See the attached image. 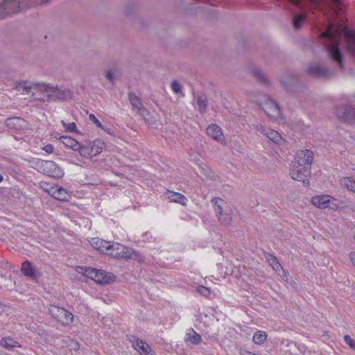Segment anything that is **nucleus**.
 <instances>
[{"mask_svg": "<svg viewBox=\"0 0 355 355\" xmlns=\"http://www.w3.org/2000/svg\"><path fill=\"white\" fill-rule=\"evenodd\" d=\"M340 32L341 30L340 28H338L334 32L333 26L330 24L327 30L322 34V37L329 40V44L327 45L329 54L342 68L343 55L338 46ZM342 32L346 40L347 50L352 53L355 54V34L345 27L342 29Z\"/></svg>", "mask_w": 355, "mask_h": 355, "instance_id": "1", "label": "nucleus"}, {"mask_svg": "<svg viewBox=\"0 0 355 355\" xmlns=\"http://www.w3.org/2000/svg\"><path fill=\"white\" fill-rule=\"evenodd\" d=\"M313 159L312 151L309 150L298 151L291 165L290 175L291 178L302 182L304 186H309Z\"/></svg>", "mask_w": 355, "mask_h": 355, "instance_id": "2", "label": "nucleus"}, {"mask_svg": "<svg viewBox=\"0 0 355 355\" xmlns=\"http://www.w3.org/2000/svg\"><path fill=\"white\" fill-rule=\"evenodd\" d=\"M106 254L119 259L144 260V256L140 252L119 243H110Z\"/></svg>", "mask_w": 355, "mask_h": 355, "instance_id": "3", "label": "nucleus"}, {"mask_svg": "<svg viewBox=\"0 0 355 355\" xmlns=\"http://www.w3.org/2000/svg\"><path fill=\"white\" fill-rule=\"evenodd\" d=\"M33 0H5L0 4V19L33 6ZM49 0H41L47 2Z\"/></svg>", "mask_w": 355, "mask_h": 355, "instance_id": "4", "label": "nucleus"}, {"mask_svg": "<svg viewBox=\"0 0 355 355\" xmlns=\"http://www.w3.org/2000/svg\"><path fill=\"white\" fill-rule=\"evenodd\" d=\"M211 202L214 204V211L218 220L224 225H230L233 211L228 204L219 198H214Z\"/></svg>", "mask_w": 355, "mask_h": 355, "instance_id": "5", "label": "nucleus"}, {"mask_svg": "<svg viewBox=\"0 0 355 355\" xmlns=\"http://www.w3.org/2000/svg\"><path fill=\"white\" fill-rule=\"evenodd\" d=\"M49 311L54 319L62 326L69 327L73 322V315L62 307L55 305H50Z\"/></svg>", "mask_w": 355, "mask_h": 355, "instance_id": "6", "label": "nucleus"}, {"mask_svg": "<svg viewBox=\"0 0 355 355\" xmlns=\"http://www.w3.org/2000/svg\"><path fill=\"white\" fill-rule=\"evenodd\" d=\"M51 84L34 82L32 98L39 102H50Z\"/></svg>", "mask_w": 355, "mask_h": 355, "instance_id": "7", "label": "nucleus"}, {"mask_svg": "<svg viewBox=\"0 0 355 355\" xmlns=\"http://www.w3.org/2000/svg\"><path fill=\"white\" fill-rule=\"evenodd\" d=\"M262 110L271 119L277 121L282 119L279 106L271 98H266L261 105Z\"/></svg>", "mask_w": 355, "mask_h": 355, "instance_id": "8", "label": "nucleus"}, {"mask_svg": "<svg viewBox=\"0 0 355 355\" xmlns=\"http://www.w3.org/2000/svg\"><path fill=\"white\" fill-rule=\"evenodd\" d=\"M105 144L101 139H96L93 142L83 146L80 148V155L84 157H93L100 154L105 148Z\"/></svg>", "mask_w": 355, "mask_h": 355, "instance_id": "9", "label": "nucleus"}, {"mask_svg": "<svg viewBox=\"0 0 355 355\" xmlns=\"http://www.w3.org/2000/svg\"><path fill=\"white\" fill-rule=\"evenodd\" d=\"M21 272L25 277L37 283L42 275L41 270L33 263L28 260L21 263Z\"/></svg>", "mask_w": 355, "mask_h": 355, "instance_id": "10", "label": "nucleus"}, {"mask_svg": "<svg viewBox=\"0 0 355 355\" xmlns=\"http://www.w3.org/2000/svg\"><path fill=\"white\" fill-rule=\"evenodd\" d=\"M72 96V92L69 89L51 84L50 101L69 100Z\"/></svg>", "mask_w": 355, "mask_h": 355, "instance_id": "11", "label": "nucleus"}, {"mask_svg": "<svg viewBox=\"0 0 355 355\" xmlns=\"http://www.w3.org/2000/svg\"><path fill=\"white\" fill-rule=\"evenodd\" d=\"M42 167L43 172L49 176L61 178L64 175L63 170L53 161H44Z\"/></svg>", "mask_w": 355, "mask_h": 355, "instance_id": "12", "label": "nucleus"}, {"mask_svg": "<svg viewBox=\"0 0 355 355\" xmlns=\"http://www.w3.org/2000/svg\"><path fill=\"white\" fill-rule=\"evenodd\" d=\"M336 114L338 118L349 122L355 121V108L350 105H342L336 108Z\"/></svg>", "mask_w": 355, "mask_h": 355, "instance_id": "13", "label": "nucleus"}, {"mask_svg": "<svg viewBox=\"0 0 355 355\" xmlns=\"http://www.w3.org/2000/svg\"><path fill=\"white\" fill-rule=\"evenodd\" d=\"M34 82L19 80L14 83V89L22 95H33Z\"/></svg>", "mask_w": 355, "mask_h": 355, "instance_id": "14", "label": "nucleus"}, {"mask_svg": "<svg viewBox=\"0 0 355 355\" xmlns=\"http://www.w3.org/2000/svg\"><path fill=\"white\" fill-rule=\"evenodd\" d=\"M116 280V276L104 270H96V275L94 281L99 284H107L114 282Z\"/></svg>", "mask_w": 355, "mask_h": 355, "instance_id": "15", "label": "nucleus"}, {"mask_svg": "<svg viewBox=\"0 0 355 355\" xmlns=\"http://www.w3.org/2000/svg\"><path fill=\"white\" fill-rule=\"evenodd\" d=\"M330 196L327 194L316 195L311 198V202L315 207L324 209L329 207Z\"/></svg>", "mask_w": 355, "mask_h": 355, "instance_id": "16", "label": "nucleus"}, {"mask_svg": "<svg viewBox=\"0 0 355 355\" xmlns=\"http://www.w3.org/2000/svg\"><path fill=\"white\" fill-rule=\"evenodd\" d=\"M5 125L10 128L21 130L26 127L27 123L20 117H12L5 121Z\"/></svg>", "mask_w": 355, "mask_h": 355, "instance_id": "17", "label": "nucleus"}, {"mask_svg": "<svg viewBox=\"0 0 355 355\" xmlns=\"http://www.w3.org/2000/svg\"><path fill=\"white\" fill-rule=\"evenodd\" d=\"M51 192V197L59 201H68L71 198L69 191L62 187L56 185Z\"/></svg>", "mask_w": 355, "mask_h": 355, "instance_id": "18", "label": "nucleus"}, {"mask_svg": "<svg viewBox=\"0 0 355 355\" xmlns=\"http://www.w3.org/2000/svg\"><path fill=\"white\" fill-rule=\"evenodd\" d=\"M131 342L133 348L141 355H148V353L152 349L148 343L138 338H133Z\"/></svg>", "mask_w": 355, "mask_h": 355, "instance_id": "19", "label": "nucleus"}, {"mask_svg": "<svg viewBox=\"0 0 355 355\" xmlns=\"http://www.w3.org/2000/svg\"><path fill=\"white\" fill-rule=\"evenodd\" d=\"M207 134L218 142H223L225 137L222 129L216 124H211L207 128Z\"/></svg>", "mask_w": 355, "mask_h": 355, "instance_id": "20", "label": "nucleus"}, {"mask_svg": "<svg viewBox=\"0 0 355 355\" xmlns=\"http://www.w3.org/2000/svg\"><path fill=\"white\" fill-rule=\"evenodd\" d=\"M90 245L95 249L107 254L110 243L98 238H92L89 241Z\"/></svg>", "mask_w": 355, "mask_h": 355, "instance_id": "21", "label": "nucleus"}, {"mask_svg": "<svg viewBox=\"0 0 355 355\" xmlns=\"http://www.w3.org/2000/svg\"><path fill=\"white\" fill-rule=\"evenodd\" d=\"M267 260L276 272H280L281 270L283 271L282 279L287 281L288 273L284 270L282 266L278 261L277 259L272 254H268L267 257Z\"/></svg>", "mask_w": 355, "mask_h": 355, "instance_id": "22", "label": "nucleus"}, {"mask_svg": "<svg viewBox=\"0 0 355 355\" xmlns=\"http://www.w3.org/2000/svg\"><path fill=\"white\" fill-rule=\"evenodd\" d=\"M59 139L65 146L74 150H78L79 153H80L82 145L72 137L69 136H62L59 138Z\"/></svg>", "mask_w": 355, "mask_h": 355, "instance_id": "23", "label": "nucleus"}, {"mask_svg": "<svg viewBox=\"0 0 355 355\" xmlns=\"http://www.w3.org/2000/svg\"><path fill=\"white\" fill-rule=\"evenodd\" d=\"M251 73L260 83L266 86L270 85L269 78L260 68L256 67H252L251 69Z\"/></svg>", "mask_w": 355, "mask_h": 355, "instance_id": "24", "label": "nucleus"}, {"mask_svg": "<svg viewBox=\"0 0 355 355\" xmlns=\"http://www.w3.org/2000/svg\"><path fill=\"white\" fill-rule=\"evenodd\" d=\"M307 71L310 75L317 77L324 76L327 74L326 69L317 64H311L309 67Z\"/></svg>", "mask_w": 355, "mask_h": 355, "instance_id": "25", "label": "nucleus"}, {"mask_svg": "<svg viewBox=\"0 0 355 355\" xmlns=\"http://www.w3.org/2000/svg\"><path fill=\"white\" fill-rule=\"evenodd\" d=\"M264 135L275 144L279 145L283 142V138L282 135L275 130L267 128Z\"/></svg>", "mask_w": 355, "mask_h": 355, "instance_id": "26", "label": "nucleus"}, {"mask_svg": "<svg viewBox=\"0 0 355 355\" xmlns=\"http://www.w3.org/2000/svg\"><path fill=\"white\" fill-rule=\"evenodd\" d=\"M168 198L171 202L180 203L184 206L187 205L188 201L184 195L174 191H168Z\"/></svg>", "mask_w": 355, "mask_h": 355, "instance_id": "27", "label": "nucleus"}, {"mask_svg": "<svg viewBox=\"0 0 355 355\" xmlns=\"http://www.w3.org/2000/svg\"><path fill=\"white\" fill-rule=\"evenodd\" d=\"M328 208H330L333 211H336L344 209L345 208V205L344 201L330 196Z\"/></svg>", "mask_w": 355, "mask_h": 355, "instance_id": "28", "label": "nucleus"}, {"mask_svg": "<svg viewBox=\"0 0 355 355\" xmlns=\"http://www.w3.org/2000/svg\"><path fill=\"white\" fill-rule=\"evenodd\" d=\"M0 345L8 350L14 347H21V345L17 341L14 340L11 338H3L0 340Z\"/></svg>", "mask_w": 355, "mask_h": 355, "instance_id": "29", "label": "nucleus"}, {"mask_svg": "<svg viewBox=\"0 0 355 355\" xmlns=\"http://www.w3.org/2000/svg\"><path fill=\"white\" fill-rule=\"evenodd\" d=\"M76 271L94 280L96 275V269L89 267H78Z\"/></svg>", "mask_w": 355, "mask_h": 355, "instance_id": "30", "label": "nucleus"}, {"mask_svg": "<svg viewBox=\"0 0 355 355\" xmlns=\"http://www.w3.org/2000/svg\"><path fill=\"white\" fill-rule=\"evenodd\" d=\"M128 99L132 107L135 110H139L143 106L139 96L133 92H130L128 94Z\"/></svg>", "mask_w": 355, "mask_h": 355, "instance_id": "31", "label": "nucleus"}, {"mask_svg": "<svg viewBox=\"0 0 355 355\" xmlns=\"http://www.w3.org/2000/svg\"><path fill=\"white\" fill-rule=\"evenodd\" d=\"M340 183L349 191L355 193V180L351 177H344L340 179Z\"/></svg>", "mask_w": 355, "mask_h": 355, "instance_id": "32", "label": "nucleus"}, {"mask_svg": "<svg viewBox=\"0 0 355 355\" xmlns=\"http://www.w3.org/2000/svg\"><path fill=\"white\" fill-rule=\"evenodd\" d=\"M267 336L266 332L258 331L253 336V342L257 345H262L266 340Z\"/></svg>", "mask_w": 355, "mask_h": 355, "instance_id": "33", "label": "nucleus"}, {"mask_svg": "<svg viewBox=\"0 0 355 355\" xmlns=\"http://www.w3.org/2000/svg\"><path fill=\"white\" fill-rule=\"evenodd\" d=\"M198 173L206 177H211L214 175V172L211 168L203 163L198 164Z\"/></svg>", "mask_w": 355, "mask_h": 355, "instance_id": "34", "label": "nucleus"}, {"mask_svg": "<svg viewBox=\"0 0 355 355\" xmlns=\"http://www.w3.org/2000/svg\"><path fill=\"white\" fill-rule=\"evenodd\" d=\"M201 336L193 330L187 334V340L192 344L197 345L201 342Z\"/></svg>", "mask_w": 355, "mask_h": 355, "instance_id": "35", "label": "nucleus"}, {"mask_svg": "<svg viewBox=\"0 0 355 355\" xmlns=\"http://www.w3.org/2000/svg\"><path fill=\"white\" fill-rule=\"evenodd\" d=\"M197 105L198 110L201 113H204L208 106V101L207 97L202 96L198 98Z\"/></svg>", "mask_w": 355, "mask_h": 355, "instance_id": "36", "label": "nucleus"}, {"mask_svg": "<svg viewBox=\"0 0 355 355\" xmlns=\"http://www.w3.org/2000/svg\"><path fill=\"white\" fill-rule=\"evenodd\" d=\"M306 16L304 14L296 15L293 18V26L295 29H298L301 27L302 24L304 21Z\"/></svg>", "mask_w": 355, "mask_h": 355, "instance_id": "37", "label": "nucleus"}, {"mask_svg": "<svg viewBox=\"0 0 355 355\" xmlns=\"http://www.w3.org/2000/svg\"><path fill=\"white\" fill-rule=\"evenodd\" d=\"M40 186L45 192L51 196V192H53V190L55 189L54 187L56 186V184L42 181L40 183Z\"/></svg>", "mask_w": 355, "mask_h": 355, "instance_id": "38", "label": "nucleus"}, {"mask_svg": "<svg viewBox=\"0 0 355 355\" xmlns=\"http://www.w3.org/2000/svg\"><path fill=\"white\" fill-rule=\"evenodd\" d=\"M61 123L65 128L66 132H77L76 125L74 122L67 123L64 121H62Z\"/></svg>", "mask_w": 355, "mask_h": 355, "instance_id": "39", "label": "nucleus"}, {"mask_svg": "<svg viewBox=\"0 0 355 355\" xmlns=\"http://www.w3.org/2000/svg\"><path fill=\"white\" fill-rule=\"evenodd\" d=\"M197 291L201 295L209 298L211 295V291L209 288L204 286H200L197 288Z\"/></svg>", "mask_w": 355, "mask_h": 355, "instance_id": "40", "label": "nucleus"}, {"mask_svg": "<svg viewBox=\"0 0 355 355\" xmlns=\"http://www.w3.org/2000/svg\"><path fill=\"white\" fill-rule=\"evenodd\" d=\"M171 89L173 92L175 94H179L181 92L182 86L178 83L177 80L172 81L171 84Z\"/></svg>", "mask_w": 355, "mask_h": 355, "instance_id": "41", "label": "nucleus"}, {"mask_svg": "<svg viewBox=\"0 0 355 355\" xmlns=\"http://www.w3.org/2000/svg\"><path fill=\"white\" fill-rule=\"evenodd\" d=\"M89 119L91 121H92L96 125V127H98L102 130H105L104 126L103 125L101 122L94 116V114H90L89 115Z\"/></svg>", "mask_w": 355, "mask_h": 355, "instance_id": "42", "label": "nucleus"}, {"mask_svg": "<svg viewBox=\"0 0 355 355\" xmlns=\"http://www.w3.org/2000/svg\"><path fill=\"white\" fill-rule=\"evenodd\" d=\"M68 347H69V349L77 351L80 348V344L78 341L75 340H70L68 344Z\"/></svg>", "mask_w": 355, "mask_h": 355, "instance_id": "43", "label": "nucleus"}, {"mask_svg": "<svg viewBox=\"0 0 355 355\" xmlns=\"http://www.w3.org/2000/svg\"><path fill=\"white\" fill-rule=\"evenodd\" d=\"M139 114L143 117L145 120H148L150 114L148 110H146L144 105L138 110Z\"/></svg>", "mask_w": 355, "mask_h": 355, "instance_id": "44", "label": "nucleus"}, {"mask_svg": "<svg viewBox=\"0 0 355 355\" xmlns=\"http://www.w3.org/2000/svg\"><path fill=\"white\" fill-rule=\"evenodd\" d=\"M116 70L115 69H110L107 70L105 72V77L110 82L113 83L114 80V74H115Z\"/></svg>", "mask_w": 355, "mask_h": 355, "instance_id": "45", "label": "nucleus"}, {"mask_svg": "<svg viewBox=\"0 0 355 355\" xmlns=\"http://www.w3.org/2000/svg\"><path fill=\"white\" fill-rule=\"evenodd\" d=\"M345 343L352 349H355V340L349 335H346L344 337Z\"/></svg>", "mask_w": 355, "mask_h": 355, "instance_id": "46", "label": "nucleus"}, {"mask_svg": "<svg viewBox=\"0 0 355 355\" xmlns=\"http://www.w3.org/2000/svg\"><path fill=\"white\" fill-rule=\"evenodd\" d=\"M288 80H287L286 77H282L280 78V81L285 86L288 85L289 84H291L294 81V78L292 77H288Z\"/></svg>", "mask_w": 355, "mask_h": 355, "instance_id": "47", "label": "nucleus"}, {"mask_svg": "<svg viewBox=\"0 0 355 355\" xmlns=\"http://www.w3.org/2000/svg\"><path fill=\"white\" fill-rule=\"evenodd\" d=\"M255 129L261 132L263 135H264L265 132H266V130H267L268 128H266V127H263L261 123H256L254 125Z\"/></svg>", "mask_w": 355, "mask_h": 355, "instance_id": "48", "label": "nucleus"}, {"mask_svg": "<svg viewBox=\"0 0 355 355\" xmlns=\"http://www.w3.org/2000/svg\"><path fill=\"white\" fill-rule=\"evenodd\" d=\"M42 150L49 154L53 153L54 147L52 144H47L42 148Z\"/></svg>", "mask_w": 355, "mask_h": 355, "instance_id": "49", "label": "nucleus"}, {"mask_svg": "<svg viewBox=\"0 0 355 355\" xmlns=\"http://www.w3.org/2000/svg\"><path fill=\"white\" fill-rule=\"evenodd\" d=\"M349 257L352 263L355 266V252L349 253Z\"/></svg>", "mask_w": 355, "mask_h": 355, "instance_id": "50", "label": "nucleus"}, {"mask_svg": "<svg viewBox=\"0 0 355 355\" xmlns=\"http://www.w3.org/2000/svg\"><path fill=\"white\" fill-rule=\"evenodd\" d=\"M2 180H3V177H2V175L0 174V182L2 181Z\"/></svg>", "mask_w": 355, "mask_h": 355, "instance_id": "51", "label": "nucleus"}, {"mask_svg": "<svg viewBox=\"0 0 355 355\" xmlns=\"http://www.w3.org/2000/svg\"><path fill=\"white\" fill-rule=\"evenodd\" d=\"M246 94H247L248 96H250V93H249V92H246Z\"/></svg>", "mask_w": 355, "mask_h": 355, "instance_id": "52", "label": "nucleus"}, {"mask_svg": "<svg viewBox=\"0 0 355 355\" xmlns=\"http://www.w3.org/2000/svg\"><path fill=\"white\" fill-rule=\"evenodd\" d=\"M354 241H355V235L354 236Z\"/></svg>", "mask_w": 355, "mask_h": 355, "instance_id": "53", "label": "nucleus"}]
</instances>
